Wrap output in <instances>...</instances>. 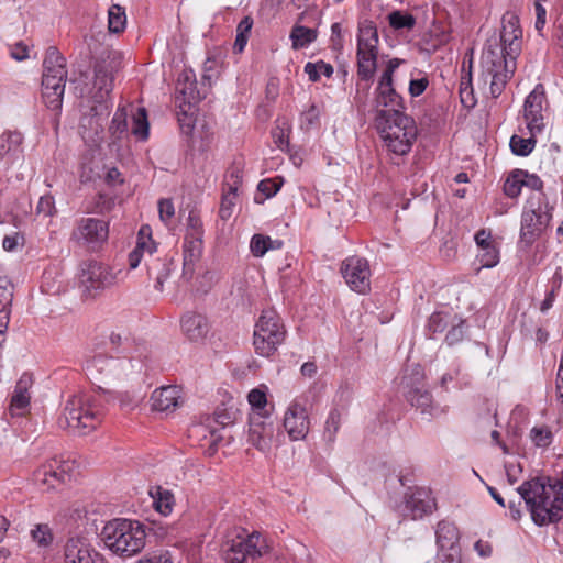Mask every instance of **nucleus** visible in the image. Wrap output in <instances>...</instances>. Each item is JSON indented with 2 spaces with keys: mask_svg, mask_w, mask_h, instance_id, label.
<instances>
[{
  "mask_svg": "<svg viewBox=\"0 0 563 563\" xmlns=\"http://www.w3.org/2000/svg\"><path fill=\"white\" fill-rule=\"evenodd\" d=\"M132 134L141 141H145L150 134V124L145 108H137L132 114Z\"/></svg>",
  "mask_w": 563,
  "mask_h": 563,
  "instance_id": "37",
  "label": "nucleus"
},
{
  "mask_svg": "<svg viewBox=\"0 0 563 563\" xmlns=\"http://www.w3.org/2000/svg\"><path fill=\"white\" fill-rule=\"evenodd\" d=\"M375 108L377 111L376 117H380L383 113H405L402 98L395 90L393 81L379 79L375 90Z\"/></svg>",
  "mask_w": 563,
  "mask_h": 563,
  "instance_id": "24",
  "label": "nucleus"
},
{
  "mask_svg": "<svg viewBox=\"0 0 563 563\" xmlns=\"http://www.w3.org/2000/svg\"><path fill=\"white\" fill-rule=\"evenodd\" d=\"M55 201L51 195H44L40 198L36 206V213L43 214L44 217H52L55 213Z\"/></svg>",
  "mask_w": 563,
  "mask_h": 563,
  "instance_id": "53",
  "label": "nucleus"
},
{
  "mask_svg": "<svg viewBox=\"0 0 563 563\" xmlns=\"http://www.w3.org/2000/svg\"><path fill=\"white\" fill-rule=\"evenodd\" d=\"M66 80V59L56 47L51 46L43 60L42 76V98L48 109H62Z\"/></svg>",
  "mask_w": 563,
  "mask_h": 563,
  "instance_id": "7",
  "label": "nucleus"
},
{
  "mask_svg": "<svg viewBox=\"0 0 563 563\" xmlns=\"http://www.w3.org/2000/svg\"><path fill=\"white\" fill-rule=\"evenodd\" d=\"M556 399L563 404V352L556 372Z\"/></svg>",
  "mask_w": 563,
  "mask_h": 563,
  "instance_id": "64",
  "label": "nucleus"
},
{
  "mask_svg": "<svg viewBox=\"0 0 563 563\" xmlns=\"http://www.w3.org/2000/svg\"><path fill=\"white\" fill-rule=\"evenodd\" d=\"M203 236L185 235L183 245L184 260L198 262L203 250Z\"/></svg>",
  "mask_w": 563,
  "mask_h": 563,
  "instance_id": "38",
  "label": "nucleus"
},
{
  "mask_svg": "<svg viewBox=\"0 0 563 563\" xmlns=\"http://www.w3.org/2000/svg\"><path fill=\"white\" fill-rule=\"evenodd\" d=\"M375 123L387 150L398 156L410 152L417 137L415 121L405 113H383L375 118Z\"/></svg>",
  "mask_w": 563,
  "mask_h": 563,
  "instance_id": "6",
  "label": "nucleus"
},
{
  "mask_svg": "<svg viewBox=\"0 0 563 563\" xmlns=\"http://www.w3.org/2000/svg\"><path fill=\"white\" fill-rule=\"evenodd\" d=\"M24 244V235L14 232L10 235H5L2 240V246L8 252L16 251L19 246H22Z\"/></svg>",
  "mask_w": 563,
  "mask_h": 563,
  "instance_id": "57",
  "label": "nucleus"
},
{
  "mask_svg": "<svg viewBox=\"0 0 563 563\" xmlns=\"http://www.w3.org/2000/svg\"><path fill=\"white\" fill-rule=\"evenodd\" d=\"M109 102H100V106L93 104L90 114L81 119V134L86 143L91 146L98 145L102 140L103 126L109 115Z\"/></svg>",
  "mask_w": 563,
  "mask_h": 563,
  "instance_id": "19",
  "label": "nucleus"
},
{
  "mask_svg": "<svg viewBox=\"0 0 563 563\" xmlns=\"http://www.w3.org/2000/svg\"><path fill=\"white\" fill-rule=\"evenodd\" d=\"M65 563H108L84 537H70L65 544Z\"/></svg>",
  "mask_w": 563,
  "mask_h": 563,
  "instance_id": "20",
  "label": "nucleus"
},
{
  "mask_svg": "<svg viewBox=\"0 0 563 563\" xmlns=\"http://www.w3.org/2000/svg\"><path fill=\"white\" fill-rule=\"evenodd\" d=\"M249 402L252 406L254 412H261L265 409L267 404L266 394L258 389H252L247 396Z\"/></svg>",
  "mask_w": 563,
  "mask_h": 563,
  "instance_id": "52",
  "label": "nucleus"
},
{
  "mask_svg": "<svg viewBox=\"0 0 563 563\" xmlns=\"http://www.w3.org/2000/svg\"><path fill=\"white\" fill-rule=\"evenodd\" d=\"M319 120V110L314 104H312L307 111H305L301 115L302 124H306L307 128L312 126Z\"/></svg>",
  "mask_w": 563,
  "mask_h": 563,
  "instance_id": "62",
  "label": "nucleus"
},
{
  "mask_svg": "<svg viewBox=\"0 0 563 563\" xmlns=\"http://www.w3.org/2000/svg\"><path fill=\"white\" fill-rule=\"evenodd\" d=\"M236 200V189L230 188L229 192L223 195L221 200V206L219 210V214L221 219L225 220L229 219L232 214V209L235 205Z\"/></svg>",
  "mask_w": 563,
  "mask_h": 563,
  "instance_id": "51",
  "label": "nucleus"
},
{
  "mask_svg": "<svg viewBox=\"0 0 563 563\" xmlns=\"http://www.w3.org/2000/svg\"><path fill=\"white\" fill-rule=\"evenodd\" d=\"M434 499L424 489H417L406 499V509L412 519H420L431 514L434 508Z\"/></svg>",
  "mask_w": 563,
  "mask_h": 563,
  "instance_id": "27",
  "label": "nucleus"
},
{
  "mask_svg": "<svg viewBox=\"0 0 563 563\" xmlns=\"http://www.w3.org/2000/svg\"><path fill=\"white\" fill-rule=\"evenodd\" d=\"M286 328L274 308L264 309L255 324L253 344L255 352L265 357L273 355L285 341Z\"/></svg>",
  "mask_w": 563,
  "mask_h": 563,
  "instance_id": "10",
  "label": "nucleus"
},
{
  "mask_svg": "<svg viewBox=\"0 0 563 563\" xmlns=\"http://www.w3.org/2000/svg\"><path fill=\"white\" fill-rule=\"evenodd\" d=\"M126 15L122 7L113 4L108 12V27L112 33H120L125 29Z\"/></svg>",
  "mask_w": 563,
  "mask_h": 563,
  "instance_id": "40",
  "label": "nucleus"
},
{
  "mask_svg": "<svg viewBox=\"0 0 563 563\" xmlns=\"http://www.w3.org/2000/svg\"><path fill=\"white\" fill-rule=\"evenodd\" d=\"M32 541L41 549H48L54 543V533L47 523H36L30 531Z\"/></svg>",
  "mask_w": 563,
  "mask_h": 563,
  "instance_id": "36",
  "label": "nucleus"
},
{
  "mask_svg": "<svg viewBox=\"0 0 563 563\" xmlns=\"http://www.w3.org/2000/svg\"><path fill=\"white\" fill-rule=\"evenodd\" d=\"M547 97L544 87L538 84L526 97L523 103V120L529 134L538 135L543 132L547 124Z\"/></svg>",
  "mask_w": 563,
  "mask_h": 563,
  "instance_id": "16",
  "label": "nucleus"
},
{
  "mask_svg": "<svg viewBox=\"0 0 563 563\" xmlns=\"http://www.w3.org/2000/svg\"><path fill=\"white\" fill-rule=\"evenodd\" d=\"M530 438L538 448H547L552 442V432L548 427H534L530 431Z\"/></svg>",
  "mask_w": 563,
  "mask_h": 563,
  "instance_id": "49",
  "label": "nucleus"
},
{
  "mask_svg": "<svg viewBox=\"0 0 563 563\" xmlns=\"http://www.w3.org/2000/svg\"><path fill=\"white\" fill-rule=\"evenodd\" d=\"M275 433L274 422L261 412H253L250 418L249 441L257 450L266 452L271 449Z\"/></svg>",
  "mask_w": 563,
  "mask_h": 563,
  "instance_id": "21",
  "label": "nucleus"
},
{
  "mask_svg": "<svg viewBox=\"0 0 563 563\" xmlns=\"http://www.w3.org/2000/svg\"><path fill=\"white\" fill-rule=\"evenodd\" d=\"M102 417L101 395L79 394L67 400L59 424L79 434H86L100 424Z\"/></svg>",
  "mask_w": 563,
  "mask_h": 563,
  "instance_id": "5",
  "label": "nucleus"
},
{
  "mask_svg": "<svg viewBox=\"0 0 563 563\" xmlns=\"http://www.w3.org/2000/svg\"><path fill=\"white\" fill-rule=\"evenodd\" d=\"M437 544L442 551L457 552L460 532L457 527L448 520H442L437 525L435 529Z\"/></svg>",
  "mask_w": 563,
  "mask_h": 563,
  "instance_id": "29",
  "label": "nucleus"
},
{
  "mask_svg": "<svg viewBox=\"0 0 563 563\" xmlns=\"http://www.w3.org/2000/svg\"><path fill=\"white\" fill-rule=\"evenodd\" d=\"M550 207L544 192L532 194L521 214L518 246L530 247L545 231L552 219Z\"/></svg>",
  "mask_w": 563,
  "mask_h": 563,
  "instance_id": "8",
  "label": "nucleus"
},
{
  "mask_svg": "<svg viewBox=\"0 0 563 563\" xmlns=\"http://www.w3.org/2000/svg\"><path fill=\"white\" fill-rule=\"evenodd\" d=\"M342 411L333 408L325 420L323 437L328 442H333L341 427Z\"/></svg>",
  "mask_w": 563,
  "mask_h": 563,
  "instance_id": "43",
  "label": "nucleus"
},
{
  "mask_svg": "<svg viewBox=\"0 0 563 563\" xmlns=\"http://www.w3.org/2000/svg\"><path fill=\"white\" fill-rule=\"evenodd\" d=\"M137 563H173L169 552L153 553Z\"/></svg>",
  "mask_w": 563,
  "mask_h": 563,
  "instance_id": "63",
  "label": "nucleus"
},
{
  "mask_svg": "<svg viewBox=\"0 0 563 563\" xmlns=\"http://www.w3.org/2000/svg\"><path fill=\"white\" fill-rule=\"evenodd\" d=\"M13 299V285L11 280L3 276L0 277V308H11Z\"/></svg>",
  "mask_w": 563,
  "mask_h": 563,
  "instance_id": "50",
  "label": "nucleus"
},
{
  "mask_svg": "<svg viewBox=\"0 0 563 563\" xmlns=\"http://www.w3.org/2000/svg\"><path fill=\"white\" fill-rule=\"evenodd\" d=\"M389 25L394 30H412L416 25V19L409 13L394 11L388 15Z\"/></svg>",
  "mask_w": 563,
  "mask_h": 563,
  "instance_id": "46",
  "label": "nucleus"
},
{
  "mask_svg": "<svg viewBox=\"0 0 563 563\" xmlns=\"http://www.w3.org/2000/svg\"><path fill=\"white\" fill-rule=\"evenodd\" d=\"M151 400L154 410H174L180 404V389L177 386L162 387L153 391Z\"/></svg>",
  "mask_w": 563,
  "mask_h": 563,
  "instance_id": "28",
  "label": "nucleus"
},
{
  "mask_svg": "<svg viewBox=\"0 0 563 563\" xmlns=\"http://www.w3.org/2000/svg\"><path fill=\"white\" fill-rule=\"evenodd\" d=\"M112 144L128 135V112L125 108H119L109 126Z\"/></svg>",
  "mask_w": 563,
  "mask_h": 563,
  "instance_id": "35",
  "label": "nucleus"
},
{
  "mask_svg": "<svg viewBox=\"0 0 563 563\" xmlns=\"http://www.w3.org/2000/svg\"><path fill=\"white\" fill-rule=\"evenodd\" d=\"M449 319L450 316L445 312H433L428 320V331L432 334L443 332L449 324Z\"/></svg>",
  "mask_w": 563,
  "mask_h": 563,
  "instance_id": "48",
  "label": "nucleus"
},
{
  "mask_svg": "<svg viewBox=\"0 0 563 563\" xmlns=\"http://www.w3.org/2000/svg\"><path fill=\"white\" fill-rule=\"evenodd\" d=\"M283 246V241L272 240L267 235L254 234L250 242L251 253L255 257H262L268 250H278Z\"/></svg>",
  "mask_w": 563,
  "mask_h": 563,
  "instance_id": "34",
  "label": "nucleus"
},
{
  "mask_svg": "<svg viewBox=\"0 0 563 563\" xmlns=\"http://www.w3.org/2000/svg\"><path fill=\"white\" fill-rule=\"evenodd\" d=\"M177 81H179V86H181L183 84H188L189 85V100H197L198 99V92L196 91V86H195V74L189 70H185L183 71L179 76H178V79Z\"/></svg>",
  "mask_w": 563,
  "mask_h": 563,
  "instance_id": "59",
  "label": "nucleus"
},
{
  "mask_svg": "<svg viewBox=\"0 0 563 563\" xmlns=\"http://www.w3.org/2000/svg\"><path fill=\"white\" fill-rule=\"evenodd\" d=\"M517 492L537 526L555 523L563 518V486L555 478L537 477L526 481Z\"/></svg>",
  "mask_w": 563,
  "mask_h": 563,
  "instance_id": "2",
  "label": "nucleus"
},
{
  "mask_svg": "<svg viewBox=\"0 0 563 563\" xmlns=\"http://www.w3.org/2000/svg\"><path fill=\"white\" fill-rule=\"evenodd\" d=\"M282 187V181L276 179H263L257 185V190L265 196L272 198Z\"/></svg>",
  "mask_w": 563,
  "mask_h": 563,
  "instance_id": "54",
  "label": "nucleus"
},
{
  "mask_svg": "<svg viewBox=\"0 0 563 563\" xmlns=\"http://www.w3.org/2000/svg\"><path fill=\"white\" fill-rule=\"evenodd\" d=\"M333 67L323 62L307 63L305 65V73L308 75L309 80L316 82L320 79L321 75L330 78L333 75Z\"/></svg>",
  "mask_w": 563,
  "mask_h": 563,
  "instance_id": "44",
  "label": "nucleus"
},
{
  "mask_svg": "<svg viewBox=\"0 0 563 563\" xmlns=\"http://www.w3.org/2000/svg\"><path fill=\"white\" fill-rule=\"evenodd\" d=\"M523 180V187L530 188L533 190L532 194L543 192V181L540 179L539 176L534 174H529L527 172V177H522Z\"/></svg>",
  "mask_w": 563,
  "mask_h": 563,
  "instance_id": "61",
  "label": "nucleus"
},
{
  "mask_svg": "<svg viewBox=\"0 0 563 563\" xmlns=\"http://www.w3.org/2000/svg\"><path fill=\"white\" fill-rule=\"evenodd\" d=\"M110 343L128 356L134 355L137 352V346L134 345V340L125 333L112 332L110 334Z\"/></svg>",
  "mask_w": 563,
  "mask_h": 563,
  "instance_id": "41",
  "label": "nucleus"
},
{
  "mask_svg": "<svg viewBox=\"0 0 563 563\" xmlns=\"http://www.w3.org/2000/svg\"><path fill=\"white\" fill-rule=\"evenodd\" d=\"M100 538L113 554L131 558L140 553L146 544V526L137 520L115 518L103 526Z\"/></svg>",
  "mask_w": 563,
  "mask_h": 563,
  "instance_id": "3",
  "label": "nucleus"
},
{
  "mask_svg": "<svg viewBox=\"0 0 563 563\" xmlns=\"http://www.w3.org/2000/svg\"><path fill=\"white\" fill-rule=\"evenodd\" d=\"M521 31L515 23L504 25L499 40H488L481 57L479 81L489 86L493 98H498L516 71V58L520 52Z\"/></svg>",
  "mask_w": 563,
  "mask_h": 563,
  "instance_id": "1",
  "label": "nucleus"
},
{
  "mask_svg": "<svg viewBox=\"0 0 563 563\" xmlns=\"http://www.w3.org/2000/svg\"><path fill=\"white\" fill-rule=\"evenodd\" d=\"M522 177H527V170L516 169L506 179L504 192L509 198H517L523 187Z\"/></svg>",
  "mask_w": 563,
  "mask_h": 563,
  "instance_id": "39",
  "label": "nucleus"
},
{
  "mask_svg": "<svg viewBox=\"0 0 563 563\" xmlns=\"http://www.w3.org/2000/svg\"><path fill=\"white\" fill-rule=\"evenodd\" d=\"M317 30L296 24L290 32V40L294 49H301L309 46L317 40Z\"/></svg>",
  "mask_w": 563,
  "mask_h": 563,
  "instance_id": "33",
  "label": "nucleus"
},
{
  "mask_svg": "<svg viewBox=\"0 0 563 563\" xmlns=\"http://www.w3.org/2000/svg\"><path fill=\"white\" fill-rule=\"evenodd\" d=\"M284 428L290 440H303L310 430V419L306 404L302 399L296 398L285 411Z\"/></svg>",
  "mask_w": 563,
  "mask_h": 563,
  "instance_id": "18",
  "label": "nucleus"
},
{
  "mask_svg": "<svg viewBox=\"0 0 563 563\" xmlns=\"http://www.w3.org/2000/svg\"><path fill=\"white\" fill-rule=\"evenodd\" d=\"M119 273L106 263L85 260L78 265L77 279L85 295L96 297L115 285Z\"/></svg>",
  "mask_w": 563,
  "mask_h": 563,
  "instance_id": "11",
  "label": "nucleus"
},
{
  "mask_svg": "<svg viewBox=\"0 0 563 563\" xmlns=\"http://www.w3.org/2000/svg\"><path fill=\"white\" fill-rule=\"evenodd\" d=\"M378 33L373 23L360 27L357 36V76L371 81L377 67Z\"/></svg>",
  "mask_w": 563,
  "mask_h": 563,
  "instance_id": "13",
  "label": "nucleus"
},
{
  "mask_svg": "<svg viewBox=\"0 0 563 563\" xmlns=\"http://www.w3.org/2000/svg\"><path fill=\"white\" fill-rule=\"evenodd\" d=\"M423 371L420 365H413L410 368V374H405L401 379L404 395L412 407H416L420 412L428 418L437 417L443 410L433 404L432 395L426 388L423 383Z\"/></svg>",
  "mask_w": 563,
  "mask_h": 563,
  "instance_id": "12",
  "label": "nucleus"
},
{
  "mask_svg": "<svg viewBox=\"0 0 563 563\" xmlns=\"http://www.w3.org/2000/svg\"><path fill=\"white\" fill-rule=\"evenodd\" d=\"M172 261L168 258L155 257L146 261L147 274L150 278H155V288L163 289L164 282L168 278L170 273Z\"/></svg>",
  "mask_w": 563,
  "mask_h": 563,
  "instance_id": "30",
  "label": "nucleus"
},
{
  "mask_svg": "<svg viewBox=\"0 0 563 563\" xmlns=\"http://www.w3.org/2000/svg\"><path fill=\"white\" fill-rule=\"evenodd\" d=\"M95 78L92 85L91 99L95 104L108 102V96L113 89V71L115 64L113 60H100L95 65Z\"/></svg>",
  "mask_w": 563,
  "mask_h": 563,
  "instance_id": "23",
  "label": "nucleus"
},
{
  "mask_svg": "<svg viewBox=\"0 0 563 563\" xmlns=\"http://www.w3.org/2000/svg\"><path fill=\"white\" fill-rule=\"evenodd\" d=\"M142 368L141 354L112 356L99 353L87 360L85 365L86 374L91 379L106 385L129 380L140 374Z\"/></svg>",
  "mask_w": 563,
  "mask_h": 563,
  "instance_id": "4",
  "label": "nucleus"
},
{
  "mask_svg": "<svg viewBox=\"0 0 563 563\" xmlns=\"http://www.w3.org/2000/svg\"><path fill=\"white\" fill-rule=\"evenodd\" d=\"M183 333L190 341H199L206 338L209 332L207 318L197 312H186L181 317Z\"/></svg>",
  "mask_w": 563,
  "mask_h": 563,
  "instance_id": "26",
  "label": "nucleus"
},
{
  "mask_svg": "<svg viewBox=\"0 0 563 563\" xmlns=\"http://www.w3.org/2000/svg\"><path fill=\"white\" fill-rule=\"evenodd\" d=\"M252 26H253V19L250 16L243 18L240 21V23L238 24L236 37H235V42H234V51L235 52L241 53L244 49V47L247 43L249 34L252 30Z\"/></svg>",
  "mask_w": 563,
  "mask_h": 563,
  "instance_id": "45",
  "label": "nucleus"
},
{
  "mask_svg": "<svg viewBox=\"0 0 563 563\" xmlns=\"http://www.w3.org/2000/svg\"><path fill=\"white\" fill-rule=\"evenodd\" d=\"M156 251V244L152 240L150 225H142L137 233L135 247L130 252L128 262L131 269H135L142 260L151 261Z\"/></svg>",
  "mask_w": 563,
  "mask_h": 563,
  "instance_id": "25",
  "label": "nucleus"
},
{
  "mask_svg": "<svg viewBox=\"0 0 563 563\" xmlns=\"http://www.w3.org/2000/svg\"><path fill=\"white\" fill-rule=\"evenodd\" d=\"M159 219L164 223H168L175 216L174 203L170 199H161L158 201Z\"/></svg>",
  "mask_w": 563,
  "mask_h": 563,
  "instance_id": "56",
  "label": "nucleus"
},
{
  "mask_svg": "<svg viewBox=\"0 0 563 563\" xmlns=\"http://www.w3.org/2000/svg\"><path fill=\"white\" fill-rule=\"evenodd\" d=\"M464 338V321H460L459 324L453 325L448 334L445 335V342L449 345H454L461 342Z\"/></svg>",
  "mask_w": 563,
  "mask_h": 563,
  "instance_id": "60",
  "label": "nucleus"
},
{
  "mask_svg": "<svg viewBox=\"0 0 563 563\" xmlns=\"http://www.w3.org/2000/svg\"><path fill=\"white\" fill-rule=\"evenodd\" d=\"M186 235L190 236H203V228L201 219L194 212L188 216Z\"/></svg>",
  "mask_w": 563,
  "mask_h": 563,
  "instance_id": "55",
  "label": "nucleus"
},
{
  "mask_svg": "<svg viewBox=\"0 0 563 563\" xmlns=\"http://www.w3.org/2000/svg\"><path fill=\"white\" fill-rule=\"evenodd\" d=\"M536 136L531 135L527 139H523L518 135H512L509 142L510 148L515 155L518 156H528L536 146Z\"/></svg>",
  "mask_w": 563,
  "mask_h": 563,
  "instance_id": "42",
  "label": "nucleus"
},
{
  "mask_svg": "<svg viewBox=\"0 0 563 563\" xmlns=\"http://www.w3.org/2000/svg\"><path fill=\"white\" fill-rule=\"evenodd\" d=\"M34 378L31 373H23L18 379L9 404V413L12 418L24 417L31 409V389Z\"/></svg>",
  "mask_w": 563,
  "mask_h": 563,
  "instance_id": "22",
  "label": "nucleus"
},
{
  "mask_svg": "<svg viewBox=\"0 0 563 563\" xmlns=\"http://www.w3.org/2000/svg\"><path fill=\"white\" fill-rule=\"evenodd\" d=\"M429 86V79L427 76L421 78H411L409 82V93L411 97L421 96Z\"/></svg>",
  "mask_w": 563,
  "mask_h": 563,
  "instance_id": "58",
  "label": "nucleus"
},
{
  "mask_svg": "<svg viewBox=\"0 0 563 563\" xmlns=\"http://www.w3.org/2000/svg\"><path fill=\"white\" fill-rule=\"evenodd\" d=\"M477 261L479 262L481 268H492L496 266L499 263L498 249L494 244L479 249Z\"/></svg>",
  "mask_w": 563,
  "mask_h": 563,
  "instance_id": "47",
  "label": "nucleus"
},
{
  "mask_svg": "<svg viewBox=\"0 0 563 563\" xmlns=\"http://www.w3.org/2000/svg\"><path fill=\"white\" fill-rule=\"evenodd\" d=\"M22 134L19 132H4L0 135V161L7 158L12 163V157L19 152L22 143Z\"/></svg>",
  "mask_w": 563,
  "mask_h": 563,
  "instance_id": "32",
  "label": "nucleus"
},
{
  "mask_svg": "<svg viewBox=\"0 0 563 563\" xmlns=\"http://www.w3.org/2000/svg\"><path fill=\"white\" fill-rule=\"evenodd\" d=\"M269 551L266 539L260 532L228 536L221 544V558L225 563H254Z\"/></svg>",
  "mask_w": 563,
  "mask_h": 563,
  "instance_id": "9",
  "label": "nucleus"
},
{
  "mask_svg": "<svg viewBox=\"0 0 563 563\" xmlns=\"http://www.w3.org/2000/svg\"><path fill=\"white\" fill-rule=\"evenodd\" d=\"M150 495L153 499L155 510L161 515L168 516L173 511L175 497L170 490L162 486H156L150 490Z\"/></svg>",
  "mask_w": 563,
  "mask_h": 563,
  "instance_id": "31",
  "label": "nucleus"
},
{
  "mask_svg": "<svg viewBox=\"0 0 563 563\" xmlns=\"http://www.w3.org/2000/svg\"><path fill=\"white\" fill-rule=\"evenodd\" d=\"M341 273L353 291L365 295L371 290V268L367 260L350 256L342 262Z\"/></svg>",
  "mask_w": 563,
  "mask_h": 563,
  "instance_id": "17",
  "label": "nucleus"
},
{
  "mask_svg": "<svg viewBox=\"0 0 563 563\" xmlns=\"http://www.w3.org/2000/svg\"><path fill=\"white\" fill-rule=\"evenodd\" d=\"M109 223L97 218H80L71 230L69 241L78 246L96 252L108 241Z\"/></svg>",
  "mask_w": 563,
  "mask_h": 563,
  "instance_id": "14",
  "label": "nucleus"
},
{
  "mask_svg": "<svg viewBox=\"0 0 563 563\" xmlns=\"http://www.w3.org/2000/svg\"><path fill=\"white\" fill-rule=\"evenodd\" d=\"M79 464L70 457H53L45 461L35 472L34 481L46 489H54L78 474Z\"/></svg>",
  "mask_w": 563,
  "mask_h": 563,
  "instance_id": "15",
  "label": "nucleus"
}]
</instances>
